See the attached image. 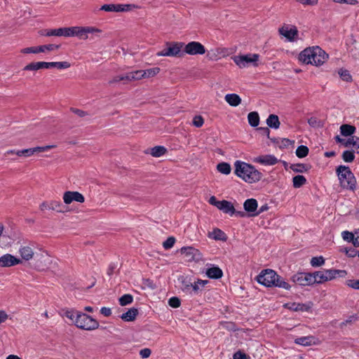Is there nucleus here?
Returning a JSON list of instances; mask_svg holds the SVG:
<instances>
[{
	"mask_svg": "<svg viewBox=\"0 0 359 359\" xmlns=\"http://www.w3.org/2000/svg\"><path fill=\"white\" fill-rule=\"evenodd\" d=\"M298 58L304 64L320 66L327 61L328 55L319 46H313L302 50Z\"/></svg>",
	"mask_w": 359,
	"mask_h": 359,
	"instance_id": "nucleus-1",
	"label": "nucleus"
},
{
	"mask_svg": "<svg viewBox=\"0 0 359 359\" xmlns=\"http://www.w3.org/2000/svg\"><path fill=\"white\" fill-rule=\"evenodd\" d=\"M257 281L266 287H278L285 290H290V285L285 281L283 278L279 276L272 269H264L256 278Z\"/></svg>",
	"mask_w": 359,
	"mask_h": 359,
	"instance_id": "nucleus-2",
	"label": "nucleus"
},
{
	"mask_svg": "<svg viewBox=\"0 0 359 359\" xmlns=\"http://www.w3.org/2000/svg\"><path fill=\"white\" fill-rule=\"evenodd\" d=\"M234 167L235 174L248 183L257 182L262 177V174L259 170L247 163L236 161Z\"/></svg>",
	"mask_w": 359,
	"mask_h": 359,
	"instance_id": "nucleus-3",
	"label": "nucleus"
},
{
	"mask_svg": "<svg viewBox=\"0 0 359 359\" xmlns=\"http://www.w3.org/2000/svg\"><path fill=\"white\" fill-rule=\"evenodd\" d=\"M336 171L341 187L353 191L356 187V180L351 169L348 166L339 165Z\"/></svg>",
	"mask_w": 359,
	"mask_h": 359,
	"instance_id": "nucleus-4",
	"label": "nucleus"
},
{
	"mask_svg": "<svg viewBox=\"0 0 359 359\" xmlns=\"http://www.w3.org/2000/svg\"><path fill=\"white\" fill-rule=\"evenodd\" d=\"M75 325L79 329L92 331L97 329L100 324L90 316L79 311L76 313Z\"/></svg>",
	"mask_w": 359,
	"mask_h": 359,
	"instance_id": "nucleus-5",
	"label": "nucleus"
},
{
	"mask_svg": "<svg viewBox=\"0 0 359 359\" xmlns=\"http://www.w3.org/2000/svg\"><path fill=\"white\" fill-rule=\"evenodd\" d=\"M71 65L67 61L64 62H36L27 65L23 70L25 71H36L41 69H49L55 67L59 69H67Z\"/></svg>",
	"mask_w": 359,
	"mask_h": 359,
	"instance_id": "nucleus-6",
	"label": "nucleus"
},
{
	"mask_svg": "<svg viewBox=\"0 0 359 359\" xmlns=\"http://www.w3.org/2000/svg\"><path fill=\"white\" fill-rule=\"evenodd\" d=\"M184 44L182 42H167L166 47L156 53L157 56L182 57L184 52L182 50Z\"/></svg>",
	"mask_w": 359,
	"mask_h": 359,
	"instance_id": "nucleus-7",
	"label": "nucleus"
},
{
	"mask_svg": "<svg viewBox=\"0 0 359 359\" xmlns=\"http://www.w3.org/2000/svg\"><path fill=\"white\" fill-rule=\"evenodd\" d=\"M101 30L93 27H69V36H78L81 39H87L88 34L100 33Z\"/></svg>",
	"mask_w": 359,
	"mask_h": 359,
	"instance_id": "nucleus-8",
	"label": "nucleus"
},
{
	"mask_svg": "<svg viewBox=\"0 0 359 359\" xmlns=\"http://www.w3.org/2000/svg\"><path fill=\"white\" fill-rule=\"evenodd\" d=\"M259 59L258 54H247L242 55H236L233 60L234 62L240 67L244 68L250 63H253L254 66H257L256 63Z\"/></svg>",
	"mask_w": 359,
	"mask_h": 359,
	"instance_id": "nucleus-9",
	"label": "nucleus"
},
{
	"mask_svg": "<svg viewBox=\"0 0 359 359\" xmlns=\"http://www.w3.org/2000/svg\"><path fill=\"white\" fill-rule=\"evenodd\" d=\"M292 280L301 286L311 285L315 283V279L313 278L311 273H297L291 278Z\"/></svg>",
	"mask_w": 359,
	"mask_h": 359,
	"instance_id": "nucleus-10",
	"label": "nucleus"
},
{
	"mask_svg": "<svg viewBox=\"0 0 359 359\" xmlns=\"http://www.w3.org/2000/svg\"><path fill=\"white\" fill-rule=\"evenodd\" d=\"M183 52L184 54L187 53L191 55H203L205 53V48L200 42L191 41L184 46Z\"/></svg>",
	"mask_w": 359,
	"mask_h": 359,
	"instance_id": "nucleus-11",
	"label": "nucleus"
},
{
	"mask_svg": "<svg viewBox=\"0 0 359 359\" xmlns=\"http://www.w3.org/2000/svg\"><path fill=\"white\" fill-rule=\"evenodd\" d=\"M217 208L220 210H222L224 213H228L231 215H235L240 217H247V215L244 211H236L233 204L228 201H221L219 206L217 205Z\"/></svg>",
	"mask_w": 359,
	"mask_h": 359,
	"instance_id": "nucleus-12",
	"label": "nucleus"
},
{
	"mask_svg": "<svg viewBox=\"0 0 359 359\" xmlns=\"http://www.w3.org/2000/svg\"><path fill=\"white\" fill-rule=\"evenodd\" d=\"M55 145H47L44 147H36L34 148L25 149L22 150H18L15 154L18 156L29 157L34 155L36 152H43L48 151L50 149L54 148Z\"/></svg>",
	"mask_w": 359,
	"mask_h": 359,
	"instance_id": "nucleus-13",
	"label": "nucleus"
},
{
	"mask_svg": "<svg viewBox=\"0 0 359 359\" xmlns=\"http://www.w3.org/2000/svg\"><path fill=\"white\" fill-rule=\"evenodd\" d=\"M63 201L65 204H70L73 201L83 203L85 201L84 196L78 191H65L63 194Z\"/></svg>",
	"mask_w": 359,
	"mask_h": 359,
	"instance_id": "nucleus-14",
	"label": "nucleus"
},
{
	"mask_svg": "<svg viewBox=\"0 0 359 359\" xmlns=\"http://www.w3.org/2000/svg\"><path fill=\"white\" fill-rule=\"evenodd\" d=\"M22 263V260L11 254H6L0 257L1 267H10Z\"/></svg>",
	"mask_w": 359,
	"mask_h": 359,
	"instance_id": "nucleus-15",
	"label": "nucleus"
},
{
	"mask_svg": "<svg viewBox=\"0 0 359 359\" xmlns=\"http://www.w3.org/2000/svg\"><path fill=\"white\" fill-rule=\"evenodd\" d=\"M258 208V203L255 198L247 199L243 203L245 212L248 217H255L253 214L256 212Z\"/></svg>",
	"mask_w": 359,
	"mask_h": 359,
	"instance_id": "nucleus-16",
	"label": "nucleus"
},
{
	"mask_svg": "<svg viewBox=\"0 0 359 359\" xmlns=\"http://www.w3.org/2000/svg\"><path fill=\"white\" fill-rule=\"evenodd\" d=\"M254 162L260 163L264 165H273L278 162V158L271 154L268 155H262L256 157L254 159Z\"/></svg>",
	"mask_w": 359,
	"mask_h": 359,
	"instance_id": "nucleus-17",
	"label": "nucleus"
},
{
	"mask_svg": "<svg viewBox=\"0 0 359 359\" xmlns=\"http://www.w3.org/2000/svg\"><path fill=\"white\" fill-rule=\"evenodd\" d=\"M42 35L46 36H69V27H62L54 29H46L41 33Z\"/></svg>",
	"mask_w": 359,
	"mask_h": 359,
	"instance_id": "nucleus-18",
	"label": "nucleus"
},
{
	"mask_svg": "<svg viewBox=\"0 0 359 359\" xmlns=\"http://www.w3.org/2000/svg\"><path fill=\"white\" fill-rule=\"evenodd\" d=\"M279 32L290 41H293L294 37L298 35V30L294 26L290 29L283 27L279 29Z\"/></svg>",
	"mask_w": 359,
	"mask_h": 359,
	"instance_id": "nucleus-19",
	"label": "nucleus"
},
{
	"mask_svg": "<svg viewBox=\"0 0 359 359\" xmlns=\"http://www.w3.org/2000/svg\"><path fill=\"white\" fill-rule=\"evenodd\" d=\"M325 275L327 277L328 281L334 279L337 276L344 277L346 275V271L339 269H327L325 270Z\"/></svg>",
	"mask_w": 359,
	"mask_h": 359,
	"instance_id": "nucleus-20",
	"label": "nucleus"
},
{
	"mask_svg": "<svg viewBox=\"0 0 359 359\" xmlns=\"http://www.w3.org/2000/svg\"><path fill=\"white\" fill-rule=\"evenodd\" d=\"M206 275L210 278L218 279L223 276V272L218 266H212L206 270Z\"/></svg>",
	"mask_w": 359,
	"mask_h": 359,
	"instance_id": "nucleus-21",
	"label": "nucleus"
},
{
	"mask_svg": "<svg viewBox=\"0 0 359 359\" xmlns=\"http://www.w3.org/2000/svg\"><path fill=\"white\" fill-rule=\"evenodd\" d=\"M138 314V310L135 308H131L121 316V318L126 322L133 321Z\"/></svg>",
	"mask_w": 359,
	"mask_h": 359,
	"instance_id": "nucleus-22",
	"label": "nucleus"
},
{
	"mask_svg": "<svg viewBox=\"0 0 359 359\" xmlns=\"http://www.w3.org/2000/svg\"><path fill=\"white\" fill-rule=\"evenodd\" d=\"M36 259L34 264V268L38 271H43L47 267L46 261L48 259L47 257L41 255L40 256L36 255L35 257Z\"/></svg>",
	"mask_w": 359,
	"mask_h": 359,
	"instance_id": "nucleus-23",
	"label": "nucleus"
},
{
	"mask_svg": "<svg viewBox=\"0 0 359 359\" xmlns=\"http://www.w3.org/2000/svg\"><path fill=\"white\" fill-rule=\"evenodd\" d=\"M225 100L232 107H236L239 105L241 102V97L237 94L234 93L226 95Z\"/></svg>",
	"mask_w": 359,
	"mask_h": 359,
	"instance_id": "nucleus-24",
	"label": "nucleus"
},
{
	"mask_svg": "<svg viewBox=\"0 0 359 359\" xmlns=\"http://www.w3.org/2000/svg\"><path fill=\"white\" fill-rule=\"evenodd\" d=\"M294 343L302 346H311L315 344V337L313 336L302 337L295 339Z\"/></svg>",
	"mask_w": 359,
	"mask_h": 359,
	"instance_id": "nucleus-25",
	"label": "nucleus"
},
{
	"mask_svg": "<svg viewBox=\"0 0 359 359\" xmlns=\"http://www.w3.org/2000/svg\"><path fill=\"white\" fill-rule=\"evenodd\" d=\"M77 312V311H75L74 309H63L60 312V314L62 317H66L69 318L71 320V322L75 325V318Z\"/></svg>",
	"mask_w": 359,
	"mask_h": 359,
	"instance_id": "nucleus-26",
	"label": "nucleus"
},
{
	"mask_svg": "<svg viewBox=\"0 0 359 359\" xmlns=\"http://www.w3.org/2000/svg\"><path fill=\"white\" fill-rule=\"evenodd\" d=\"M208 283V280H203L198 279L194 284L191 283V294L189 295L197 294L201 290V287H203L205 284Z\"/></svg>",
	"mask_w": 359,
	"mask_h": 359,
	"instance_id": "nucleus-27",
	"label": "nucleus"
},
{
	"mask_svg": "<svg viewBox=\"0 0 359 359\" xmlns=\"http://www.w3.org/2000/svg\"><path fill=\"white\" fill-rule=\"evenodd\" d=\"M19 252L22 258L25 260L28 261L34 257V251L29 246L22 247L20 248Z\"/></svg>",
	"mask_w": 359,
	"mask_h": 359,
	"instance_id": "nucleus-28",
	"label": "nucleus"
},
{
	"mask_svg": "<svg viewBox=\"0 0 359 359\" xmlns=\"http://www.w3.org/2000/svg\"><path fill=\"white\" fill-rule=\"evenodd\" d=\"M266 124L271 128L278 129L280 124L278 116L276 114H270L266 119Z\"/></svg>",
	"mask_w": 359,
	"mask_h": 359,
	"instance_id": "nucleus-29",
	"label": "nucleus"
},
{
	"mask_svg": "<svg viewBox=\"0 0 359 359\" xmlns=\"http://www.w3.org/2000/svg\"><path fill=\"white\" fill-rule=\"evenodd\" d=\"M311 275L313 278L315 279V283L320 284L327 281V277L325 275V270L311 273Z\"/></svg>",
	"mask_w": 359,
	"mask_h": 359,
	"instance_id": "nucleus-30",
	"label": "nucleus"
},
{
	"mask_svg": "<svg viewBox=\"0 0 359 359\" xmlns=\"http://www.w3.org/2000/svg\"><path fill=\"white\" fill-rule=\"evenodd\" d=\"M311 166L308 164L304 163H294L291 164L290 168L295 172H304L311 169Z\"/></svg>",
	"mask_w": 359,
	"mask_h": 359,
	"instance_id": "nucleus-31",
	"label": "nucleus"
},
{
	"mask_svg": "<svg viewBox=\"0 0 359 359\" xmlns=\"http://www.w3.org/2000/svg\"><path fill=\"white\" fill-rule=\"evenodd\" d=\"M167 149L163 146H156L151 149L150 154L154 157H161L165 154Z\"/></svg>",
	"mask_w": 359,
	"mask_h": 359,
	"instance_id": "nucleus-32",
	"label": "nucleus"
},
{
	"mask_svg": "<svg viewBox=\"0 0 359 359\" xmlns=\"http://www.w3.org/2000/svg\"><path fill=\"white\" fill-rule=\"evenodd\" d=\"M249 124L252 127H257L259 123V116L257 111L250 112L248 115Z\"/></svg>",
	"mask_w": 359,
	"mask_h": 359,
	"instance_id": "nucleus-33",
	"label": "nucleus"
},
{
	"mask_svg": "<svg viewBox=\"0 0 359 359\" xmlns=\"http://www.w3.org/2000/svg\"><path fill=\"white\" fill-rule=\"evenodd\" d=\"M341 134L344 136H350L355 131V127L351 125L343 124L340 127Z\"/></svg>",
	"mask_w": 359,
	"mask_h": 359,
	"instance_id": "nucleus-34",
	"label": "nucleus"
},
{
	"mask_svg": "<svg viewBox=\"0 0 359 359\" xmlns=\"http://www.w3.org/2000/svg\"><path fill=\"white\" fill-rule=\"evenodd\" d=\"M209 237L217 241H226V236L225 233L219 229H215L212 233H210Z\"/></svg>",
	"mask_w": 359,
	"mask_h": 359,
	"instance_id": "nucleus-35",
	"label": "nucleus"
},
{
	"mask_svg": "<svg viewBox=\"0 0 359 359\" xmlns=\"http://www.w3.org/2000/svg\"><path fill=\"white\" fill-rule=\"evenodd\" d=\"M160 72V68L153 67L145 70H142V79H148L155 76Z\"/></svg>",
	"mask_w": 359,
	"mask_h": 359,
	"instance_id": "nucleus-36",
	"label": "nucleus"
},
{
	"mask_svg": "<svg viewBox=\"0 0 359 359\" xmlns=\"http://www.w3.org/2000/svg\"><path fill=\"white\" fill-rule=\"evenodd\" d=\"M290 310L294 311H308L311 309L310 305L304 304H297V303H292L290 304V306L288 307Z\"/></svg>",
	"mask_w": 359,
	"mask_h": 359,
	"instance_id": "nucleus-37",
	"label": "nucleus"
},
{
	"mask_svg": "<svg viewBox=\"0 0 359 359\" xmlns=\"http://www.w3.org/2000/svg\"><path fill=\"white\" fill-rule=\"evenodd\" d=\"M293 187L300 188L306 183V179L303 175H296L292 179Z\"/></svg>",
	"mask_w": 359,
	"mask_h": 359,
	"instance_id": "nucleus-38",
	"label": "nucleus"
},
{
	"mask_svg": "<svg viewBox=\"0 0 359 359\" xmlns=\"http://www.w3.org/2000/svg\"><path fill=\"white\" fill-rule=\"evenodd\" d=\"M217 169L219 172L224 175H229L231 170L230 164L226 162L218 163L217 165Z\"/></svg>",
	"mask_w": 359,
	"mask_h": 359,
	"instance_id": "nucleus-39",
	"label": "nucleus"
},
{
	"mask_svg": "<svg viewBox=\"0 0 359 359\" xmlns=\"http://www.w3.org/2000/svg\"><path fill=\"white\" fill-rule=\"evenodd\" d=\"M50 210H55L57 212H65V206L60 201H50Z\"/></svg>",
	"mask_w": 359,
	"mask_h": 359,
	"instance_id": "nucleus-40",
	"label": "nucleus"
},
{
	"mask_svg": "<svg viewBox=\"0 0 359 359\" xmlns=\"http://www.w3.org/2000/svg\"><path fill=\"white\" fill-rule=\"evenodd\" d=\"M197 251L198 250L193 247H183L180 250L182 254L185 255L190 259H194Z\"/></svg>",
	"mask_w": 359,
	"mask_h": 359,
	"instance_id": "nucleus-41",
	"label": "nucleus"
},
{
	"mask_svg": "<svg viewBox=\"0 0 359 359\" xmlns=\"http://www.w3.org/2000/svg\"><path fill=\"white\" fill-rule=\"evenodd\" d=\"M60 47V45L56 44H48V45H42L39 46V53H44L46 51H53L54 50H57Z\"/></svg>",
	"mask_w": 359,
	"mask_h": 359,
	"instance_id": "nucleus-42",
	"label": "nucleus"
},
{
	"mask_svg": "<svg viewBox=\"0 0 359 359\" xmlns=\"http://www.w3.org/2000/svg\"><path fill=\"white\" fill-rule=\"evenodd\" d=\"M309 154V148L306 146L301 145L296 149V155L299 158H304Z\"/></svg>",
	"mask_w": 359,
	"mask_h": 359,
	"instance_id": "nucleus-43",
	"label": "nucleus"
},
{
	"mask_svg": "<svg viewBox=\"0 0 359 359\" xmlns=\"http://www.w3.org/2000/svg\"><path fill=\"white\" fill-rule=\"evenodd\" d=\"M339 74L343 81L346 82L352 81V76L351 75L349 71L347 69H340L339 70Z\"/></svg>",
	"mask_w": 359,
	"mask_h": 359,
	"instance_id": "nucleus-44",
	"label": "nucleus"
},
{
	"mask_svg": "<svg viewBox=\"0 0 359 359\" xmlns=\"http://www.w3.org/2000/svg\"><path fill=\"white\" fill-rule=\"evenodd\" d=\"M119 304L121 306H126L128 304H130L133 301V297L131 294H126L121 297L118 299Z\"/></svg>",
	"mask_w": 359,
	"mask_h": 359,
	"instance_id": "nucleus-45",
	"label": "nucleus"
},
{
	"mask_svg": "<svg viewBox=\"0 0 359 359\" xmlns=\"http://www.w3.org/2000/svg\"><path fill=\"white\" fill-rule=\"evenodd\" d=\"M342 158L345 162L351 163L355 158L354 152L353 151H344L342 154Z\"/></svg>",
	"mask_w": 359,
	"mask_h": 359,
	"instance_id": "nucleus-46",
	"label": "nucleus"
},
{
	"mask_svg": "<svg viewBox=\"0 0 359 359\" xmlns=\"http://www.w3.org/2000/svg\"><path fill=\"white\" fill-rule=\"evenodd\" d=\"M181 289L186 294H191V283L187 280L186 279H184L182 281Z\"/></svg>",
	"mask_w": 359,
	"mask_h": 359,
	"instance_id": "nucleus-47",
	"label": "nucleus"
},
{
	"mask_svg": "<svg viewBox=\"0 0 359 359\" xmlns=\"http://www.w3.org/2000/svg\"><path fill=\"white\" fill-rule=\"evenodd\" d=\"M325 263V259L322 256L314 257L311 260V264L312 266H320Z\"/></svg>",
	"mask_w": 359,
	"mask_h": 359,
	"instance_id": "nucleus-48",
	"label": "nucleus"
},
{
	"mask_svg": "<svg viewBox=\"0 0 359 359\" xmlns=\"http://www.w3.org/2000/svg\"><path fill=\"white\" fill-rule=\"evenodd\" d=\"M175 243V238L172 236L168 237L163 243V246L165 250L170 249Z\"/></svg>",
	"mask_w": 359,
	"mask_h": 359,
	"instance_id": "nucleus-49",
	"label": "nucleus"
},
{
	"mask_svg": "<svg viewBox=\"0 0 359 359\" xmlns=\"http://www.w3.org/2000/svg\"><path fill=\"white\" fill-rule=\"evenodd\" d=\"M308 123L310 126L313 128H318L322 126L321 121L316 117H311L308 119Z\"/></svg>",
	"mask_w": 359,
	"mask_h": 359,
	"instance_id": "nucleus-50",
	"label": "nucleus"
},
{
	"mask_svg": "<svg viewBox=\"0 0 359 359\" xmlns=\"http://www.w3.org/2000/svg\"><path fill=\"white\" fill-rule=\"evenodd\" d=\"M168 304L172 308H178L180 306L181 302L178 297H172L168 300Z\"/></svg>",
	"mask_w": 359,
	"mask_h": 359,
	"instance_id": "nucleus-51",
	"label": "nucleus"
},
{
	"mask_svg": "<svg viewBox=\"0 0 359 359\" xmlns=\"http://www.w3.org/2000/svg\"><path fill=\"white\" fill-rule=\"evenodd\" d=\"M342 238L344 241L352 242L353 243L354 233L348 231H344L342 232Z\"/></svg>",
	"mask_w": 359,
	"mask_h": 359,
	"instance_id": "nucleus-52",
	"label": "nucleus"
},
{
	"mask_svg": "<svg viewBox=\"0 0 359 359\" xmlns=\"http://www.w3.org/2000/svg\"><path fill=\"white\" fill-rule=\"evenodd\" d=\"M131 78L133 81H139L142 79V70H136L134 72H129Z\"/></svg>",
	"mask_w": 359,
	"mask_h": 359,
	"instance_id": "nucleus-53",
	"label": "nucleus"
},
{
	"mask_svg": "<svg viewBox=\"0 0 359 359\" xmlns=\"http://www.w3.org/2000/svg\"><path fill=\"white\" fill-rule=\"evenodd\" d=\"M204 121L201 116H196L193 119V125L197 128H200L203 125Z\"/></svg>",
	"mask_w": 359,
	"mask_h": 359,
	"instance_id": "nucleus-54",
	"label": "nucleus"
},
{
	"mask_svg": "<svg viewBox=\"0 0 359 359\" xmlns=\"http://www.w3.org/2000/svg\"><path fill=\"white\" fill-rule=\"evenodd\" d=\"M21 53H39V46H32L25 48L21 50Z\"/></svg>",
	"mask_w": 359,
	"mask_h": 359,
	"instance_id": "nucleus-55",
	"label": "nucleus"
},
{
	"mask_svg": "<svg viewBox=\"0 0 359 359\" xmlns=\"http://www.w3.org/2000/svg\"><path fill=\"white\" fill-rule=\"evenodd\" d=\"M346 285L355 290H359V279L358 280H348Z\"/></svg>",
	"mask_w": 359,
	"mask_h": 359,
	"instance_id": "nucleus-56",
	"label": "nucleus"
},
{
	"mask_svg": "<svg viewBox=\"0 0 359 359\" xmlns=\"http://www.w3.org/2000/svg\"><path fill=\"white\" fill-rule=\"evenodd\" d=\"M151 354V351L150 348H144L143 349H141L140 351V355L142 358H148Z\"/></svg>",
	"mask_w": 359,
	"mask_h": 359,
	"instance_id": "nucleus-57",
	"label": "nucleus"
},
{
	"mask_svg": "<svg viewBox=\"0 0 359 359\" xmlns=\"http://www.w3.org/2000/svg\"><path fill=\"white\" fill-rule=\"evenodd\" d=\"M100 10L104 11L107 12H115V4H104L100 8Z\"/></svg>",
	"mask_w": 359,
	"mask_h": 359,
	"instance_id": "nucleus-58",
	"label": "nucleus"
},
{
	"mask_svg": "<svg viewBox=\"0 0 359 359\" xmlns=\"http://www.w3.org/2000/svg\"><path fill=\"white\" fill-rule=\"evenodd\" d=\"M296 1L301 3L302 4L306 5V6H315L318 2V0H296Z\"/></svg>",
	"mask_w": 359,
	"mask_h": 359,
	"instance_id": "nucleus-59",
	"label": "nucleus"
},
{
	"mask_svg": "<svg viewBox=\"0 0 359 359\" xmlns=\"http://www.w3.org/2000/svg\"><path fill=\"white\" fill-rule=\"evenodd\" d=\"M71 111L73 113H74L75 114H76L77 116H79V117H84L86 115H88V113L86 111L79 109L72 108Z\"/></svg>",
	"mask_w": 359,
	"mask_h": 359,
	"instance_id": "nucleus-60",
	"label": "nucleus"
},
{
	"mask_svg": "<svg viewBox=\"0 0 359 359\" xmlns=\"http://www.w3.org/2000/svg\"><path fill=\"white\" fill-rule=\"evenodd\" d=\"M233 359H248V357L245 353L237 351L233 354Z\"/></svg>",
	"mask_w": 359,
	"mask_h": 359,
	"instance_id": "nucleus-61",
	"label": "nucleus"
},
{
	"mask_svg": "<svg viewBox=\"0 0 359 359\" xmlns=\"http://www.w3.org/2000/svg\"><path fill=\"white\" fill-rule=\"evenodd\" d=\"M100 313L105 317H109L111 315V310L110 308L107 307H102L100 309Z\"/></svg>",
	"mask_w": 359,
	"mask_h": 359,
	"instance_id": "nucleus-62",
	"label": "nucleus"
},
{
	"mask_svg": "<svg viewBox=\"0 0 359 359\" xmlns=\"http://www.w3.org/2000/svg\"><path fill=\"white\" fill-rule=\"evenodd\" d=\"M123 7H124V12L130 11L133 9H135V8L137 9V8H140L138 5H136V4H123Z\"/></svg>",
	"mask_w": 359,
	"mask_h": 359,
	"instance_id": "nucleus-63",
	"label": "nucleus"
},
{
	"mask_svg": "<svg viewBox=\"0 0 359 359\" xmlns=\"http://www.w3.org/2000/svg\"><path fill=\"white\" fill-rule=\"evenodd\" d=\"M353 245L355 247L359 246V230L354 233Z\"/></svg>",
	"mask_w": 359,
	"mask_h": 359,
	"instance_id": "nucleus-64",
	"label": "nucleus"
}]
</instances>
